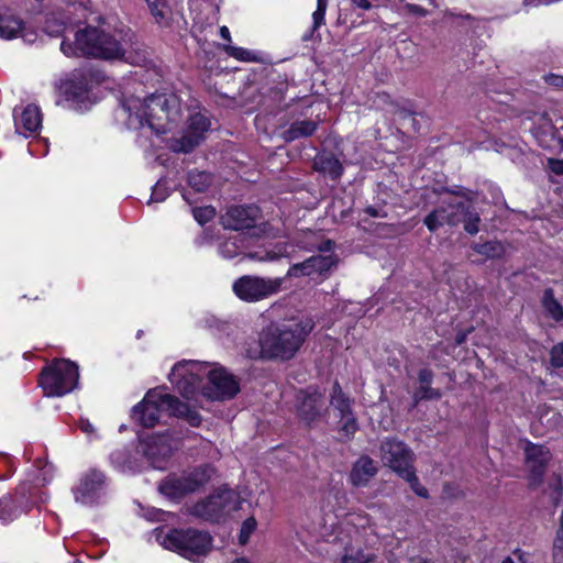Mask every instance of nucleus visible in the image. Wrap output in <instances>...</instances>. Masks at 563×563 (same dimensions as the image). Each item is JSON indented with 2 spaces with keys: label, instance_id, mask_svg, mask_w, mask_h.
I'll list each match as a JSON object with an SVG mask.
<instances>
[{
  "label": "nucleus",
  "instance_id": "obj_1",
  "mask_svg": "<svg viewBox=\"0 0 563 563\" xmlns=\"http://www.w3.org/2000/svg\"><path fill=\"white\" fill-rule=\"evenodd\" d=\"M120 115L129 129L147 125L156 133H166L180 118V103L175 95H152L144 100L131 97L122 102Z\"/></svg>",
  "mask_w": 563,
  "mask_h": 563
},
{
  "label": "nucleus",
  "instance_id": "obj_2",
  "mask_svg": "<svg viewBox=\"0 0 563 563\" xmlns=\"http://www.w3.org/2000/svg\"><path fill=\"white\" fill-rule=\"evenodd\" d=\"M130 47L131 38H125L121 33L111 34L93 26H88L76 33L75 47L65 41L60 44V49L66 56L81 54L96 58L134 63L129 51Z\"/></svg>",
  "mask_w": 563,
  "mask_h": 563
},
{
  "label": "nucleus",
  "instance_id": "obj_3",
  "mask_svg": "<svg viewBox=\"0 0 563 563\" xmlns=\"http://www.w3.org/2000/svg\"><path fill=\"white\" fill-rule=\"evenodd\" d=\"M313 327V320L308 317L267 327L260 336L261 356L280 361L292 358Z\"/></svg>",
  "mask_w": 563,
  "mask_h": 563
},
{
  "label": "nucleus",
  "instance_id": "obj_4",
  "mask_svg": "<svg viewBox=\"0 0 563 563\" xmlns=\"http://www.w3.org/2000/svg\"><path fill=\"white\" fill-rule=\"evenodd\" d=\"M79 379L78 366L69 360H56L40 376V386L47 397H62L73 391Z\"/></svg>",
  "mask_w": 563,
  "mask_h": 563
},
{
  "label": "nucleus",
  "instance_id": "obj_5",
  "mask_svg": "<svg viewBox=\"0 0 563 563\" xmlns=\"http://www.w3.org/2000/svg\"><path fill=\"white\" fill-rule=\"evenodd\" d=\"M161 544L191 559L206 555L212 547V538L208 532L197 529H174L162 537Z\"/></svg>",
  "mask_w": 563,
  "mask_h": 563
},
{
  "label": "nucleus",
  "instance_id": "obj_6",
  "mask_svg": "<svg viewBox=\"0 0 563 563\" xmlns=\"http://www.w3.org/2000/svg\"><path fill=\"white\" fill-rule=\"evenodd\" d=\"M175 396L162 388L148 390L141 402L132 409V419L145 428H153L165 416H172Z\"/></svg>",
  "mask_w": 563,
  "mask_h": 563
},
{
  "label": "nucleus",
  "instance_id": "obj_7",
  "mask_svg": "<svg viewBox=\"0 0 563 563\" xmlns=\"http://www.w3.org/2000/svg\"><path fill=\"white\" fill-rule=\"evenodd\" d=\"M240 505L241 497L234 489L220 487L208 497L196 503L190 508V514L207 521H218L238 510Z\"/></svg>",
  "mask_w": 563,
  "mask_h": 563
},
{
  "label": "nucleus",
  "instance_id": "obj_8",
  "mask_svg": "<svg viewBox=\"0 0 563 563\" xmlns=\"http://www.w3.org/2000/svg\"><path fill=\"white\" fill-rule=\"evenodd\" d=\"M214 474L210 465L199 466L180 475H169L159 484V492L169 498H180L203 487Z\"/></svg>",
  "mask_w": 563,
  "mask_h": 563
},
{
  "label": "nucleus",
  "instance_id": "obj_9",
  "mask_svg": "<svg viewBox=\"0 0 563 563\" xmlns=\"http://www.w3.org/2000/svg\"><path fill=\"white\" fill-rule=\"evenodd\" d=\"M284 282L283 277L244 275L233 283L232 290L242 301L258 302L278 294Z\"/></svg>",
  "mask_w": 563,
  "mask_h": 563
},
{
  "label": "nucleus",
  "instance_id": "obj_10",
  "mask_svg": "<svg viewBox=\"0 0 563 563\" xmlns=\"http://www.w3.org/2000/svg\"><path fill=\"white\" fill-rule=\"evenodd\" d=\"M205 377L208 382L201 385V394L210 400L231 399L240 391L235 377L219 364L206 363Z\"/></svg>",
  "mask_w": 563,
  "mask_h": 563
},
{
  "label": "nucleus",
  "instance_id": "obj_11",
  "mask_svg": "<svg viewBox=\"0 0 563 563\" xmlns=\"http://www.w3.org/2000/svg\"><path fill=\"white\" fill-rule=\"evenodd\" d=\"M205 372L206 363L184 360L174 365L168 379L184 397L190 398L201 390Z\"/></svg>",
  "mask_w": 563,
  "mask_h": 563
},
{
  "label": "nucleus",
  "instance_id": "obj_12",
  "mask_svg": "<svg viewBox=\"0 0 563 563\" xmlns=\"http://www.w3.org/2000/svg\"><path fill=\"white\" fill-rule=\"evenodd\" d=\"M333 242L327 240L318 246V250L324 254H319L309 257L308 260L294 264L287 272L288 277L309 276L314 278L317 276L327 275L338 262L336 256L331 252Z\"/></svg>",
  "mask_w": 563,
  "mask_h": 563
},
{
  "label": "nucleus",
  "instance_id": "obj_13",
  "mask_svg": "<svg viewBox=\"0 0 563 563\" xmlns=\"http://www.w3.org/2000/svg\"><path fill=\"white\" fill-rule=\"evenodd\" d=\"M90 79L85 73H74L71 77L60 85L63 99L58 103L77 111H85L90 108Z\"/></svg>",
  "mask_w": 563,
  "mask_h": 563
},
{
  "label": "nucleus",
  "instance_id": "obj_14",
  "mask_svg": "<svg viewBox=\"0 0 563 563\" xmlns=\"http://www.w3.org/2000/svg\"><path fill=\"white\" fill-rule=\"evenodd\" d=\"M106 476L102 472L90 470L85 473L77 486L73 488L75 501L91 507L102 501L106 495Z\"/></svg>",
  "mask_w": 563,
  "mask_h": 563
},
{
  "label": "nucleus",
  "instance_id": "obj_15",
  "mask_svg": "<svg viewBox=\"0 0 563 563\" xmlns=\"http://www.w3.org/2000/svg\"><path fill=\"white\" fill-rule=\"evenodd\" d=\"M330 406L339 418L338 430L340 435L349 440L356 432L358 424L352 410V400L342 391L339 383L332 387Z\"/></svg>",
  "mask_w": 563,
  "mask_h": 563
},
{
  "label": "nucleus",
  "instance_id": "obj_16",
  "mask_svg": "<svg viewBox=\"0 0 563 563\" xmlns=\"http://www.w3.org/2000/svg\"><path fill=\"white\" fill-rule=\"evenodd\" d=\"M379 452L383 464L391 468L399 476L413 467L415 454L401 441L385 439L380 443Z\"/></svg>",
  "mask_w": 563,
  "mask_h": 563
},
{
  "label": "nucleus",
  "instance_id": "obj_17",
  "mask_svg": "<svg viewBox=\"0 0 563 563\" xmlns=\"http://www.w3.org/2000/svg\"><path fill=\"white\" fill-rule=\"evenodd\" d=\"M209 128L210 122L206 115L199 112L192 113L188 119L186 132L180 137L173 140L170 148L181 153L192 151L202 142Z\"/></svg>",
  "mask_w": 563,
  "mask_h": 563
},
{
  "label": "nucleus",
  "instance_id": "obj_18",
  "mask_svg": "<svg viewBox=\"0 0 563 563\" xmlns=\"http://www.w3.org/2000/svg\"><path fill=\"white\" fill-rule=\"evenodd\" d=\"M177 448L169 434H153L142 444V451L155 468H164L165 462Z\"/></svg>",
  "mask_w": 563,
  "mask_h": 563
},
{
  "label": "nucleus",
  "instance_id": "obj_19",
  "mask_svg": "<svg viewBox=\"0 0 563 563\" xmlns=\"http://www.w3.org/2000/svg\"><path fill=\"white\" fill-rule=\"evenodd\" d=\"M462 202L457 201H443L441 206L430 212L423 220V223L430 231H435L444 224L452 227L462 222L460 216V207Z\"/></svg>",
  "mask_w": 563,
  "mask_h": 563
},
{
  "label": "nucleus",
  "instance_id": "obj_20",
  "mask_svg": "<svg viewBox=\"0 0 563 563\" xmlns=\"http://www.w3.org/2000/svg\"><path fill=\"white\" fill-rule=\"evenodd\" d=\"M523 451L527 468L532 476V484L537 485L552 457L551 452L547 446L531 442H526Z\"/></svg>",
  "mask_w": 563,
  "mask_h": 563
},
{
  "label": "nucleus",
  "instance_id": "obj_21",
  "mask_svg": "<svg viewBox=\"0 0 563 563\" xmlns=\"http://www.w3.org/2000/svg\"><path fill=\"white\" fill-rule=\"evenodd\" d=\"M260 218V209L255 206H234L228 209L222 217L227 229L240 231L255 225Z\"/></svg>",
  "mask_w": 563,
  "mask_h": 563
},
{
  "label": "nucleus",
  "instance_id": "obj_22",
  "mask_svg": "<svg viewBox=\"0 0 563 563\" xmlns=\"http://www.w3.org/2000/svg\"><path fill=\"white\" fill-rule=\"evenodd\" d=\"M13 119L15 132L25 137L35 135L42 126V113L34 104H27L21 110L15 108Z\"/></svg>",
  "mask_w": 563,
  "mask_h": 563
},
{
  "label": "nucleus",
  "instance_id": "obj_23",
  "mask_svg": "<svg viewBox=\"0 0 563 563\" xmlns=\"http://www.w3.org/2000/svg\"><path fill=\"white\" fill-rule=\"evenodd\" d=\"M297 400L298 413L308 423L319 419L324 411V398L318 391L301 390L298 393Z\"/></svg>",
  "mask_w": 563,
  "mask_h": 563
},
{
  "label": "nucleus",
  "instance_id": "obj_24",
  "mask_svg": "<svg viewBox=\"0 0 563 563\" xmlns=\"http://www.w3.org/2000/svg\"><path fill=\"white\" fill-rule=\"evenodd\" d=\"M375 462L368 456H361L352 466L349 475L351 484L355 487H365L377 474Z\"/></svg>",
  "mask_w": 563,
  "mask_h": 563
},
{
  "label": "nucleus",
  "instance_id": "obj_25",
  "mask_svg": "<svg viewBox=\"0 0 563 563\" xmlns=\"http://www.w3.org/2000/svg\"><path fill=\"white\" fill-rule=\"evenodd\" d=\"M313 168L331 179H339L343 173L340 159L330 152H321L316 155Z\"/></svg>",
  "mask_w": 563,
  "mask_h": 563
},
{
  "label": "nucleus",
  "instance_id": "obj_26",
  "mask_svg": "<svg viewBox=\"0 0 563 563\" xmlns=\"http://www.w3.org/2000/svg\"><path fill=\"white\" fill-rule=\"evenodd\" d=\"M318 123L312 120L295 121L283 132L286 142H292L300 137L311 136L317 130Z\"/></svg>",
  "mask_w": 563,
  "mask_h": 563
},
{
  "label": "nucleus",
  "instance_id": "obj_27",
  "mask_svg": "<svg viewBox=\"0 0 563 563\" xmlns=\"http://www.w3.org/2000/svg\"><path fill=\"white\" fill-rule=\"evenodd\" d=\"M376 559L372 552H366L361 545L349 543L344 547L340 563H372Z\"/></svg>",
  "mask_w": 563,
  "mask_h": 563
},
{
  "label": "nucleus",
  "instance_id": "obj_28",
  "mask_svg": "<svg viewBox=\"0 0 563 563\" xmlns=\"http://www.w3.org/2000/svg\"><path fill=\"white\" fill-rule=\"evenodd\" d=\"M23 30V21L15 15L0 14V37L12 40Z\"/></svg>",
  "mask_w": 563,
  "mask_h": 563
},
{
  "label": "nucleus",
  "instance_id": "obj_29",
  "mask_svg": "<svg viewBox=\"0 0 563 563\" xmlns=\"http://www.w3.org/2000/svg\"><path fill=\"white\" fill-rule=\"evenodd\" d=\"M23 509L16 505V501L11 495L0 497V520L4 523L11 522L16 519Z\"/></svg>",
  "mask_w": 563,
  "mask_h": 563
},
{
  "label": "nucleus",
  "instance_id": "obj_30",
  "mask_svg": "<svg viewBox=\"0 0 563 563\" xmlns=\"http://www.w3.org/2000/svg\"><path fill=\"white\" fill-rule=\"evenodd\" d=\"M459 210L462 222L464 223V230L472 235L478 233L481 222L479 214L463 202Z\"/></svg>",
  "mask_w": 563,
  "mask_h": 563
},
{
  "label": "nucleus",
  "instance_id": "obj_31",
  "mask_svg": "<svg viewBox=\"0 0 563 563\" xmlns=\"http://www.w3.org/2000/svg\"><path fill=\"white\" fill-rule=\"evenodd\" d=\"M172 416L184 418L192 427H198L201 422L200 415L181 402L177 397H175V404H173Z\"/></svg>",
  "mask_w": 563,
  "mask_h": 563
},
{
  "label": "nucleus",
  "instance_id": "obj_32",
  "mask_svg": "<svg viewBox=\"0 0 563 563\" xmlns=\"http://www.w3.org/2000/svg\"><path fill=\"white\" fill-rule=\"evenodd\" d=\"M542 306L547 313L555 321L563 320V307L554 298L553 290L547 289L542 297Z\"/></svg>",
  "mask_w": 563,
  "mask_h": 563
},
{
  "label": "nucleus",
  "instance_id": "obj_33",
  "mask_svg": "<svg viewBox=\"0 0 563 563\" xmlns=\"http://www.w3.org/2000/svg\"><path fill=\"white\" fill-rule=\"evenodd\" d=\"M473 250L488 258H498L505 254V246L499 241H489L482 244H474Z\"/></svg>",
  "mask_w": 563,
  "mask_h": 563
},
{
  "label": "nucleus",
  "instance_id": "obj_34",
  "mask_svg": "<svg viewBox=\"0 0 563 563\" xmlns=\"http://www.w3.org/2000/svg\"><path fill=\"white\" fill-rule=\"evenodd\" d=\"M212 183V176L206 172L194 170L188 174V185L197 192H203Z\"/></svg>",
  "mask_w": 563,
  "mask_h": 563
},
{
  "label": "nucleus",
  "instance_id": "obj_35",
  "mask_svg": "<svg viewBox=\"0 0 563 563\" xmlns=\"http://www.w3.org/2000/svg\"><path fill=\"white\" fill-rule=\"evenodd\" d=\"M219 252L224 258H233L242 253V246L239 245L238 236L225 240L219 246Z\"/></svg>",
  "mask_w": 563,
  "mask_h": 563
},
{
  "label": "nucleus",
  "instance_id": "obj_36",
  "mask_svg": "<svg viewBox=\"0 0 563 563\" xmlns=\"http://www.w3.org/2000/svg\"><path fill=\"white\" fill-rule=\"evenodd\" d=\"M406 482L409 483L411 489L420 497L427 498L428 490L423 487L416 475L415 468L411 467L400 475Z\"/></svg>",
  "mask_w": 563,
  "mask_h": 563
},
{
  "label": "nucleus",
  "instance_id": "obj_37",
  "mask_svg": "<svg viewBox=\"0 0 563 563\" xmlns=\"http://www.w3.org/2000/svg\"><path fill=\"white\" fill-rule=\"evenodd\" d=\"M552 555L555 562H563V509L560 516V525L556 531V536L553 541Z\"/></svg>",
  "mask_w": 563,
  "mask_h": 563
},
{
  "label": "nucleus",
  "instance_id": "obj_38",
  "mask_svg": "<svg viewBox=\"0 0 563 563\" xmlns=\"http://www.w3.org/2000/svg\"><path fill=\"white\" fill-rule=\"evenodd\" d=\"M66 29L65 21L56 16L48 18L45 22V31L51 36H62Z\"/></svg>",
  "mask_w": 563,
  "mask_h": 563
},
{
  "label": "nucleus",
  "instance_id": "obj_39",
  "mask_svg": "<svg viewBox=\"0 0 563 563\" xmlns=\"http://www.w3.org/2000/svg\"><path fill=\"white\" fill-rule=\"evenodd\" d=\"M225 52L233 58L241 60V62H254L256 60V57L253 55L252 52L243 48V47H236L232 45H227L224 47Z\"/></svg>",
  "mask_w": 563,
  "mask_h": 563
},
{
  "label": "nucleus",
  "instance_id": "obj_40",
  "mask_svg": "<svg viewBox=\"0 0 563 563\" xmlns=\"http://www.w3.org/2000/svg\"><path fill=\"white\" fill-rule=\"evenodd\" d=\"M152 14L159 22L165 19L166 1L165 0H145Z\"/></svg>",
  "mask_w": 563,
  "mask_h": 563
},
{
  "label": "nucleus",
  "instance_id": "obj_41",
  "mask_svg": "<svg viewBox=\"0 0 563 563\" xmlns=\"http://www.w3.org/2000/svg\"><path fill=\"white\" fill-rule=\"evenodd\" d=\"M255 528H256L255 518L250 517L246 520H244V522L242 523V527H241L240 536H239L241 544H245L249 541V539H250L251 534L254 532Z\"/></svg>",
  "mask_w": 563,
  "mask_h": 563
},
{
  "label": "nucleus",
  "instance_id": "obj_42",
  "mask_svg": "<svg viewBox=\"0 0 563 563\" xmlns=\"http://www.w3.org/2000/svg\"><path fill=\"white\" fill-rule=\"evenodd\" d=\"M169 195V189L165 180H158L153 187L150 201L161 202L164 201Z\"/></svg>",
  "mask_w": 563,
  "mask_h": 563
},
{
  "label": "nucleus",
  "instance_id": "obj_43",
  "mask_svg": "<svg viewBox=\"0 0 563 563\" xmlns=\"http://www.w3.org/2000/svg\"><path fill=\"white\" fill-rule=\"evenodd\" d=\"M195 219L199 224H203L212 220L216 216V210L212 207L196 208L192 210Z\"/></svg>",
  "mask_w": 563,
  "mask_h": 563
},
{
  "label": "nucleus",
  "instance_id": "obj_44",
  "mask_svg": "<svg viewBox=\"0 0 563 563\" xmlns=\"http://www.w3.org/2000/svg\"><path fill=\"white\" fill-rule=\"evenodd\" d=\"M327 10V3H323V1H317V9L312 13V30H318L323 23H324V15Z\"/></svg>",
  "mask_w": 563,
  "mask_h": 563
},
{
  "label": "nucleus",
  "instance_id": "obj_45",
  "mask_svg": "<svg viewBox=\"0 0 563 563\" xmlns=\"http://www.w3.org/2000/svg\"><path fill=\"white\" fill-rule=\"evenodd\" d=\"M287 255V250L286 247H280L278 249V251H269V252H266L265 256H258L257 253H250L247 256L252 260H257V261H275L282 256H286Z\"/></svg>",
  "mask_w": 563,
  "mask_h": 563
},
{
  "label": "nucleus",
  "instance_id": "obj_46",
  "mask_svg": "<svg viewBox=\"0 0 563 563\" xmlns=\"http://www.w3.org/2000/svg\"><path fill=\"white\" fill-rule=\"evenodd\" d=\"M550 361L554 367L563 366V342L555 344L550 351Z\"/></svg>",
  "mask_w": 563,
  "mask_h": 563
},
{
  "label": "nucleus",
  "instance_id": "obj_47",
  "mask_svg": "<svg viewBox=\"0 0 563 563\" xmlns=\"http://www.w3.org/2000/svg\"><path fill=\"white\" fill-rule=\"evenodd\" d=\"M440 397L441 393L438 389L431 388L429 385L421 386L416 395L417 399H439Z\"/></svg>",
  "mask_w": 563,
  "mask_h": 563
},
{
  "label": "nucleus",
  "instance_id": "obj_48",
  "mask_svg": "<svg viewBox=\"0 0 563 563\" xmlns=\"http://www.w3.org/2000/svg\"><path fill=\"white\" fill-rule=\"evenodd\" d=\"M364 212L373 218H386L387 212L382 208H375V207H367L365 208Z\"/></svg>",
  "mask_w": 563,
  "mask_h": 563
},
{
  "label": "nucleus",
  "instance_id": "obj_49",
  "mask_svg": "<svg viewBox=\"0 0 563 563\" xmlns=\"http://www.w3.org/2000/svg\"><path fill=\"white\" fill-rule=\"evenodd\" d=\"M79 428L87 435H95L96 433L93 424L87 419H80Z\"/></svg>",
  "mask_w": 563,
  "mask_h": 563
},
{
  "label": "nucleus",
  "instance_id": "obj_50",
  "mask_svg": "<svg viewBox=\"0 0 563 563\" xmlns=\"http://www.w3.org/2000/svg\"><path fill=\"white\" fill-rule=\"evenodd\" d=\"M545 81L551 86L563 87V76L550 74L545 76Z\"/></svg>",
  "mask_w": 563,
  "mask_h": 563
},
{
  "label": "nucleus",
  "instance_id": "obj_51",
  "mask_svg": "<svg viewBox=\"0 0 563 563\" xmlns=\"http://www.w3.org/2000/svg\"><path fill=\"white\" fill-rule=\"evenodd\" d=\"M419 380L423 385H429L432 380V372L423 368L419 372Z\"/></svg>",
  "mask_w": 563,
  "mask_h": 563
},
{
  "label": "nucleus",
  "instance_id": "obj_52",
  "mask_svg": "<svg viewBox=\"0 0 563 563\" xmlns=\"http://www.w3.org/2000/svg\"><path fill=\"white\" fill-rule=\"evenodd\" d=\"M406 8L408 9L409 12H411L413 14L421 15V16L427 15V10L418 4L408 3L406 5Z\"/></svg>",
  "mask_w": 563,
  "mask_h": 563
},
{
  "label": "nucleus",
  "instance_id": "obj_53",
  "mask_svg": "<svg viewBox=\"0 0 563 563\" xmlns=\"http://www.w3.org/2000/svg\"><path fill=\"white\" fill-rule=\"evenodd\" d=\"M551 169L558 174L563 175V161L562 159H553L550 161Z\"/></svg>",
  "mask_w": 563,
  "mask_h": 563
},
{
  "label": "nucleus",
  "instance_id": "obj_54",
  "mask_svg": "<svg viewBox=\"0 0 563 563\" xmlns=\"http://www.w3.org/2000/svg\"><path fill=\"white\" fill-rule=\"evenodd\" d=\"M350 1L355 8H358L362 10H369L372 8L369 0H350Z\"/></svg>",
  "mask_w": 563,
  "mask_h": 563
},
{
  "label": "nucleus",
  "instance_id": "obj_55",
  "mask_svg": "<svg viewBox=\"0 0 563 563\" xmlns=\"http://www.w3.org/2000/svg\"><path fill=\"white\" fill-rule=\"evenodd\" d=\"M220 35L223 40L230 42L231 41V36H230V31L227 26H221L220 27Z\"/></svg>",
  "mask_w": 563,
  "mask_h": 563
},
{
  "label": "nucleus",
  "instance_id": "obj_56",
  "mask_svg": "<svg viewBox=\"0 0 563 563\" xmlns=\"http://www.w3.org/2000/svg\"><path fill=\"white\" fill-rule=\"evenodd\" d=\"M465 341V334H460L456 336V344H462Z\"/></svg>",
  "mask_w": 563,
  "mask_h": 563
},
{
  "label": "nucleus",
  "instance_id": "obj_57",
  "mask_svg": "<svg viewBox=\"0 0 563 563\" xmlns=\"http://www.w3.org/2000/svg\"><path fill=\"white\" fill-rule=\"evenodd\" d=\"M232 563H251V562L244 558H240V559L234 560Z\"/></svg>",
  "mask_w": 563,
  "mask_h": 563
},
{
  "label": "nucleus",
  "instance_id": "obj_58",
  "mask_svg": "<svg viewBox=\"0 0 563 563\" xmlns=\"http://www.w3.org/2000/svg\"><path fill=\"white\" fill-rule=\"evenodd\" d=\"M501 563H514V561L508 558V559L504 560Z\"/></svg>",
  "mask_w": 563,
  "mask_h": 563
},
{
  "label": "nucleus",
  "instance_id": "obj_59",
  "mask_svg": "<svg viewBox=\"0 0 563 563\" xmlns=\"http://www.w3.org/2000/svg\"><path fill=\"white\" fill-rule=\"evenodd\" d=\"M417 563H429V562H428V561H426V560H423V559H419V560L417 561Z\"/></svg>",
  "mask_w": 563,
  "mask_h": 563
},
{
  "label": "nucleus",
  "instance_id": "obj_60",
  "mask_svg": "<svg viewBox=\"0 0 563 563\" xmlns=\"http://www.w3.org/2000/svg\"><path fill=\"white\" fill-rule=\"evenodd\" d=\"M454 194H455V195H457V196L466 197V195H465L464 192H460V191H459V192H454Z\"/></svg>",
  "mask_w": 563,
  "mask_h": 563
},
{
  "label": "nucleus",
  "instance_id": "obj_61",
  "mask_svg": "<svg viewBox=\"0 0 563 563\" xmlns=\"http://www.w3.org/2000/svg\"><path fill=\"white\" fill-rule=\"evenodd\" d=\"M380 99H384V100H387L388 99V96L387 95H383L379 97Z\"/></svg>",
  "mask_w": 563,
  "mask_h": 563
}]
</instances>
